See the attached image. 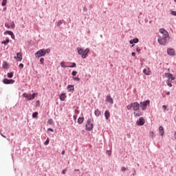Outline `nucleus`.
<instances>
[{
	"mask_svg": "<svg viewBox=\"0 0 176 176\" xmlns=\"http://www.w3.org/2000/svg\"><path fill=\"white\" fill-rule=\"evenodd\" d=\"M160 33L162 34V36H160L158 38V43L160 45H166L167 43V41L170 39L168 36V32H167L164 29H160Z\"/></svg>",
	"mask_w": 176,
	"mask_h": 176,
	"instance_id": "1",
	"label": "nucleus"
},
{
	"mask_svg": "<svg viewBox=\"0 0 176 176\" xmlns=\"http://www.w3.org/2000/svg\"><path fill=\"white\" fill-rule=\"evenodd\" d=\"M78 53L80 56H81L82 58H86L87 57V54H89V52H90V49L86 48L85 50H83L82 47H78L77 48Z\"/></svg>",
	"mask_w": 176,
	"mask_h": 176,
	"instance_id": "2",
	"label": "nucleus"
},
{
	"mask_svg": "<svg viewBox=\"0 0 176 176\" xmlns=\"http://www.w3.org/2000/svg\"><path fill=\"white\" fill-rule=\"evenodd\" d=\"M46 53L47 54H49V53H50V49H42L38 50L35 56L36 57V58H39V57H43L45 56H46Z\"/></svg>",
	"mask_w": 176,
	"mask_h": 176,
	"instance_id": "3",
	"label": "nucleus"
},
{
	"mask_svg": "<svg viewBox=\"0 0 176 176\" xmlns=\"http://www.w3.org/2000/svg\"><path fill=\"white\" fill-rule=\"evenodd\" d=\"M166 78H168L166 81V84L169 87H173V84H171L172 80H175V77L173 76V74L170 73L165 74Z\"/></svg>",
	"mask_w": 176,
	"mask_h": 176,
	"instance_id": "4",
	"label": "nucleus"
},
{
	"mask_svg": "<svg viewBox=\"0 0 176 176\" xmlns=\"http://www.w3.org/2000/svg\"><path fill=\"white\" fill-rule=\"evenodd\" d=\"M126 108L129 111L131 110V109L133 111H138V109H140V103L138 102H134L133 103L129 104Z\"/></svg>",
	"mask_w": 176,
	"mask_h": 176,
	"instance_id": "5",
	"label": "nucleus"
},
{
	"mask_svg": "<svg viewBox=\"0 0 176 176\" xmlns=\"http://www.w3.org/2000/svg\"><path fill=\"white\" fill-rule=\"evenodd\" d=\"M23 97H24L25 98H27V100H28V101H30V100H34V99L35 98V97H36V96H38V94L34 93V94H32L31 95V94H27V93H24V94H23Z\"/></svg>",
	"mask_w": 176,
	"mask_h": 176,
	"instance_id": "6",
	"label": "nucleus"
},
{
	"mask_svg": "<svg viewBox=\"0 0 176 176\" xmlns=\"http://www.w3.org/2000/svg\"><path fill=\"white\" fill-rule=\"evenodd\" d=\"M149 104H151V101L149 100L140 102V107L142 109V111H145Z\"/></svg>",
	"mask_w": 176,
	"mask_h": 176,
	"instance_id": "7",
	"label": "nucleus"
},
{
	"mask_svg": "<svg viewBox=\"0 0 176 176\" xmlns=\"http://www.w3.org/2000/svg\"><path fill=\"white\" fill-rule=\"evenodd\" d=\"M94 124L91 123V120L88 119L86 124V129L88 131L93 130Z\"/></svg>",
	"mask_w": 176,
	"mask_h": 176,
	"instance_id": "8",
	"label": "nucleus"
},
{
	"mask_svg": "<svg viewBox=\"0 0 176 176\" xmlns=\"http://www.w3.org/2000/svg\"><path fill=\"white\" fill-rule=\"evenodd\" d=\"M136 124H138V126H144L145 124V120L142 117L140 118L136 122Z\"/></svg>",
	"mask_w": 176,
	"mask_h": 176,
	"instance_id": "9",
	"label": "nucleus"
},
{
	"mask_svg": "<svg viewBox=\"0 0 176 176\" xmlns=\"http://www.w3.org/2000/svg\"><path fill=\"white\" fill-rule=\"evenodd\" d=\"M3 83H4V85H13V83H14V80H9L8 78H4L3 80Z\"/></svg>",
	"mask_w": 176,
	"mask_h": 176,
	"instance_id": "10",
	"label": "nucleus"
},
{
	"mask_svg": "<svg viewBox=\"0 0 176 176\" xmlns=\"http://www.w3.org/2000/svg\"><path fill=\"white\" fill-rule=\"evenodd\" d=\"M14 58H15V60H17V61H21V60H23V54H21V52H17L16 56H14Z\"/></svg>",
	"mask_w": 176,
	"mask_h": 176,
	"instance_id": "11",
	"label": "nucleus"
},
{
	"mask_svg": "<svg viewBox=\"0 0 176 176\" xmlns=\"http://www.w3.org/2000/svg\"><path fill=\"white\" fill-rule=\"evenodd\" d=\"M106 101H107V102H109V104H113V99L111 97V95L107 96Z\"/></svg>",
	"mask_w": 176,
	"mask_h": 176,
	"instance_id": "12",
	"label": "nucleus"
},
{
	"mask_svg": "<svg viewBox=\"0 0 176 176\" xmlns=\"http://www.w3.org/2000/svg\"><path fill=\"white\" fill-rule=\"evenodd\" d=\"M7 34H8V35H10L12 39H14V34H13V32H12V31H6L4 32V35H7Z\"/></svg>",
	"mask_w": 176,
	"mask_h": 176,
	"instance_id": "13",
	"label": "nucleus"
},
{
	"mask_svg": "<svg viewBox=\"0 0 176 176\" xmlns=\"http://www.w3.org/2000/svg\"><path fill=\"white\" fill-rule=\"evenodd\" d=\"M143 73L144 74V75H147V76L151 75V69H149V68L144 69Z\"/></svg>",
	"mask_w": 176,
	"mask_h": 176,
	"instance_id": "14",
	"label": "nucleus"
},
{
	"mask_svg": "<svg viewBox=\"0 0 176 176\" xmlns=\"http://www.w3.org/2000/svg\"><path fill=\"white\" fill-rule=\"evenodd\" d=\"M60 101H65V98H67V94L63 93L60 95L59 97Z\"/></svg>",
	"mask_w": 176,
	"mask_h": 176,
	"instance_id": "15",
	"label": "nucleus"
},
{
	"mask_svg": "<svg viewBox=\"0 0 176 176\" xmlns=\"http://www.w3.org/2000/svg\"><path fill=\"white\" fill-rule=\"evenodd\" d=\"M160 135L163 137L164 135V128L162 126L159 127Z\"/></svg>",
	"mask_w": 176,
	"mask_h": 176,
	"instance_id": "16",
	"label": "nucleus"
},
{
	"mask_svg": "<svg viewBox=\"0 0 176 176\" xmlns=\"http://www.w3.org/2000/svg\"><path fill=\"white\" fill-rule=\"evenodd\" d=\"M167 53L169 56H174V54H175L174 49H168Z\"/></svg>",
	"mask_w": 176,
	"mask_h": 176,
	"instance_id": "17",
	"label": "nucleus"
},
{
	"mask_svg": "<svg viewBox=\"0 0 176 176\" xmlns=\"http://www.w3.org/2000/svg\"><path fill=\"white\" fill-rule=\"evenodd\" d=\"M138 42H140V40L138 38H133V39L129 41V43L131 45H133V43H138Z\"/></svg>",
	"mask_w": 176,
	"mask_h": 176,
	"instance_id": "18",
	"label": "nucleus"
},
{
	"mask_svg": "<svg viewBox=\"0 0 176 176\" xmlns=\"http://www.w3.org/2000/svg\"><path fill=\"white\" fill-rule=\"evenodd\" d=\"M133 115L135 117H139V116H141V115H142V113L137 110V111H135V112L133 113Z\"/></svg>",
	"mask_w": 176,
	"mask_h": 176,
	"instance_id": "19",
	"label": "nucleus"
},
{
	"mask_svg": "<svg viewBox=\"0 0 176 176\" xmlns=\"http://www.w3.org/2000/svg\"><path fill=\"white\" fill-rule=\"evenodd\" d=\"M104 116L107 119V120H108V119H109V118H111V114L109 113V111L107 110L105 112H104Z\"/></svg>",
	"mask_w": 176,
	"mask_h": 176,
	"instance_id": "20",
	"label": "nucleus"
},
{
	"mask_svg": "<svg viewBox=\"0 0 176 176\" xmlns=\"http://www.w3.org/2000/svg\"><path fill=\"white\" fill-rule=\"evenodd\" d=\"M85 120V118H78V120H77V122H78V123L79 124H82V123H83V121Z\"/></svg>",
	"mask_w": 176,
	"mask_h": 176,
	"instance_id": "21",
	"label": "nucleus"
},
{
	"mask_svg": "<svg viewBox=\"0 0 176 176\" xmlns=\"http://www.w3.org/2000/svg\"><path fill=\"white\" fill-rule=\"evenodd\" d=\"M95 115L96 116H100L101 115V111L99 109H96L95 111Z\"/></svg>",
	"mask_w": 176,
	"mask_h": 176,
	"instance_id": "22",
	"label": "nucleus"
},
{
	"mask_svg": "<svg viewBox=\"0 0 176 176\" xmlns=\"http://www.w3.org/2000/svg\"><path fill=\"white\" fill-rule=\"evenodd\" d=\"M3 67L4 68H9V64H8V63L6 62H3Z\"/></svg>",
	"mask_w": 176,
	"mask_h": 176,
	"instance_id": "23",
	"label": "nucleus"
},
{
	"mask_svg": "<svg viewBox=\"0 0 176 176\" xmlns=\"http://www.w3.org/2000/svg\"><path fill=\"white\" fill-rule=\"evenodd\" d=\"M149 135H150L151 138H155V133H153V131H150Z\"/></svg>",
	"mask_w": 176,
	"mask_h": 176,
	"instance_id": "24",
	"label": "nucleus"
},
{
	"mask_svg": "<svg viewBox=\"0 0 176 176\" xmlns=\"http://www.w3.org/2000/svg\"><path fill=\"white\" fill-rule=\"evenodd\" d=\"M10 42V40L8 38L6 41H3L1 42L3 45H8Z\"/></svg>",
	"mask_w": 176,
	"mask_h": 176,
	"instance_id": "25",
	"label": "nucleus"
},
{
	"mask_svg": "<svg viewBox=\"0 0 176 176\" xmlns=\"http://www.w3.org/2000/svg\"><path fill=\"white\" fill-rule=\"evenodd\" d=\"M40 63H41V65H45V58H41L40 59Z\"/></svg>",
	"mask_w": 176,
	"mask_h": 176,
	"instance_id": "26",
	"label": "nucleus"
},
{
	"mask_svg": "<svg viewBox=\"0 0 176 176\" xmlns=\"http://www.w3.org/2000/svg\"><path fill=\"white\" fill-rule=\"evenodd\" d=\"M6 3H8V0H3L1 5L2 6H6Z\"/></svg>",
	"mask_w": 176,
	"mask_h": 176,
	"instance_id": "27",
	"label": "nucleus"
},
{
	"mask_svg": "<svg viewBox=\"0 0 176 176\" xmlns=\"http://www.w3.org/2000/svg\"><path fill=\"white\" fill-rule=\"evenodd\" d=\"M8 78H13V72L8 73Z\"/></svg>",
	"mask_w": 176,
	"mask_h": 176,
	"instance_id": "28",
	"label": "nucleus"
},
{
	"mask_svg": "<svg viewBox=\"0 0 176 176\" xmlns=\"http://www.w3.org/2000/svg\"><path fill=\"white\" fill-rule=\"evenodd\" d=\"M67 89L71 91V90H74V85H68Z\"/></svg>",
	"mask_w": 176,
	"mask_h": 176,
	"instance_id": "29",
	"label": "nucleus"
},
{
	"mask_svg": "<svg viewBox=\"0 0 176 176\" xmlns=\"http://www.w3.org/2000/svg\"><path fill=\"white\" fill-rule=\"evenodd\" d=\"M61 24H63V21L60 20L57 22V27H60V25H61Z\"/></svg>",
	"mask_w": 176,
	"mask_h": 176,
	"instance_id": "30",
	"label": "nucleus"
},
{
	"mask_svg": "<svg viewBox=\"0 0 176 176\" xmlns=\"http://www.w3.org/2000/svg\"><path fill=\"white\" fill-rule=\"evenodd\" d=\"M38 117V112H34L32 113V118H37Z\"/></svg>",
	"mask_w": 176,
	"mask_h": 176,
	"instance_id": "31",
	"label": "nucleus"
},
{
	"mask_svg": "<svg viewBox=\"0 0 176 176\" xmlns=\"http://www.w3.org/2000/svg\"><path fill=\"white\" fill-rule=\"evenodd\" d=\"M60 66L62 67V68H65V67H67V66H65V62H61L60 63Z\"/></svg>",
	"mask_w": 176,
	"mask_h": 176,
	"instance_id": "32",
	"label": "nucleus"
},
{
	"mask_svg": "<svg viewBox=\"0 0 176 176\" xmlns=\"http://www.w3.org/2000/svg\"><path fill=\"white\" fill-rule=\"evenodd\" d=\"M49 142H50V140H49V138H47L46 141L44 142V145H49Z\"/></svg>",
	"mask_w": 176,
	"mask_h": 176,
	"instance_id": "33",
	"label": "nucleus"
},
{
	"mask_svg": "<svg viewBox=\"0 0 176 176\" xmlns=\"http://www.w3.org/2000/svg\"><path fill=\"white\" fill-rule=\"evenodd\" d=\"M70 68H75L76 67V63H73L72 66H69Z\"/></svg>",
	"mask_w": 176,
	"mask_h": 176,
	"instance_id": "34",
	"label": "nucleus"
},
{
	"mask_svg": "<svg viewBox=\"0 0 176 176\" xmlns=\"http://www.w3.org/2000/svg\"><path fill=\"white\" fill-rule=\"evenodd\" d=\"M76 74H77L76 71H73V72H72V75L73 76H76Z\"/></svg>",
	"mask_w": 176,
	"mask_h": 176,
	"instance_id": "35",
	"label": "nucleus"
},
{
	"mask_svg": "<svg viewBox=\"0 0 176 176\" xmlns=\"http://www.w3.org/2000/svg\"><path fill=\"white\" fill-rule=\"evenodd\" d=\"M127 170V168H125L124 166L121 167V171H126Z\"/></svg>",
	"mask_w": 176,
	"mask_h": 176,
	"instance_id": "36",
	"label": "nucleus"
},
{
	"mask_svg": "<svg viewBox=\"0 0 176 176\" xmlns=\"http://www.w3.org/2000/svg\"><path fill=\"white\" fill-rule=\"evenodd\" d=\"M74 80H77V82H79V80H80V78H79V77H75L74 78Z\"/></svg>",
	"mask_w": 176,
	"mask_h": 176,
	"instance_id": "37",
	"label": "nucleus"
},
{
	"mask_svg": "<svg viewBox=\"0 0 176 176\" xmlns=\"http://www.w3.org/2000/svg\"><path fill=\"white\" fill-rule=\"evenodd\" d=\"M107 155H109V156H111V155H112V152L111 151H107Z\"/></svg>",
	"mask_w": 176,
	"mask_h": 176,
	"instance_id": "38",
	"label": "nucleus"
},
{
	"mask_svg": "<svg viewBox=\"0 0 176 176\" xmlns=\"http://www.w3.org/2000/svg\"><path fill=\"white\" fill-rule=\"evenodd\" d=\"M171 14H173V16H176V11H171Z\"/></svg>",
	"mask_w": 176,
	"mask_h": 176,
	"instance_id": "39",
	"label": "nucleus"
},
{
	"mask_svg": "<svg viewBox=\"0 0 176 176\" xmlns=\"http://www.w3.org/2000/svg\"><path fill=\"white\" fill-rule=\"evenodd\" d=\"M162 108H163V109H164V111H166V110L167 109V106L163 105V106H162Z\"/></svg>",
	"mask_w": 176,
	"mask_h": 176,
	"instance_id": "40",
	"label": "nucleus"
},
{
	"mask_svg": "<svg viewBox=\"0 0 176 176\" xmlns=\"http://www.w3.org/2000/svg\"><path fill=\"white\" fill-rule=\"evenodd\" d=\"M5 27H6V28H10V25H9L8 23L5 24Z\"/></svg>",
	"mask_w": 176,
	"mask_h": 176,
	"instance_id": "41",
	"label": "nucleus"
},
{
	"mask_svg": "<svg viewBox=\"0 0 176 176\" xmlns=\"http://www.w3.org/2000/svg\"><path fill=\"white\" fill-rule=\"evenodd\" d=\"M48 131H51L52 133H53V131H54V130L52 128H49Z\"/></svg>",
	"mask_w": 176,
	"mask_h": 176,
	"instance_id": "42",
	"label": "nucleus"
},
{
	"mask_svg": "<svg viewBox=\"0 0 176 176\" xmlns=\"http://www.w3.org/2000/svg\"><path fill=\"white\" fill-rule=\"evenodd\" d=\"M11 27L12 28H14L16 27V25L14 24V23H13L12 25H11Z\"/></svg>",
	"mask_w": 176,
	"mask_h": 176,
	"instance_id": "43",
	"label": "nucleus"
},
{
	"mask_svg": "<svg viewBox=\"0 0 176 176\" xmlns=\"http://www.w3.org/2000/svg\"><path fill=\"white\" fill-rule=\"evenodd\" d=\"M136 52H138V53H140V52H141V50L139 47H138L136 49Z\"/></svg>",
	"mask_w": 176,
	"mask_h": 176,
	"instance_id": "44",
	"label": "nucleus"
},
{
	"mask_svg": "<svg viewBox=\"0 0 176 176\" xmlns=\"http://www.w3.org/2000/svg\"><path fill=\"white\" fill-rule=\"evenodd\" d=\"M65 173H67V169H64V170L62 171V174H65Z\"/></svg>",
	"mask_w": 176,
	"mask_h": 176,
	"instance_id": "45",
	"label": "nucleus"
},
{
	"mask_svg": "<svg viewBox=\"0 0 176 176\" xmlns=\"http://www.w3.org/2000/svg\"><path fill=\"white\" fill-rule=\"evenodd\" d=\"M19 67H21V68H24V64L21 63V64L19 65Z\"/></svg>",
	"mask_w": 176,
	"mask_h": 176,
	"instance_id": "46",
	"label": "nucleus"
},
{
	"mask_svg": "<svg viewBox=\"0 0 176 176\" xmlns=\"http://www.w3.org/2000/svg\"><path fill=\"white\" fill-rule=\"evenodd\" d=\"M131 55H132L133 57H135V52H132V53H131Z\"/></svg>",
	"mask_w": 176,
	"mask_h": 176,
	"instance_id": "47",
	"label": "nucleus"
},
{
	"mask_svg": "<svg viewBox=\"0 0 176 176\" xmlns=\"http://www.w3.org/2000/svg\"><path fill=\"white\" fill-rule=\"evenodd\" d=\"M75 113H79V110L76 109V110H75Z\"/></svg>",
	"mask_w": 176,
	"mask_h": 176,
	"instance_id": "48",
	"label": "nucleus"
},
{
	"mask_svg": "<svg viewBox=\"0 0 176 176\" xmlns=\"http://www.w3.org/2000/svg\"><path fill=\"white\" fill-rule=\"evenodd\" d=\"M62 155H65V151H62Z\"/></svg>",
	"mask_w": 176,
	"mask_h": 176,
	"instance_id": "49",
	"label": "nucleus"
},
{
	"mask_svg": "<svg viewBox=\"0 0 176 176\" xmlns=\"http://www.w3.org/2000/svg\"><path fill=\"white\" fill-rule=\"evenodd\" d=\"M166 95H167V96H170V91H168V92L166 93Z\"/></svg>",
	"mask_w": 176,
	"mask_h": 176,
	"instance_id": "50",
	"label": "nucleus"
},
{
	"mask_svg": "<svg viewBox=\"0 0 176 176\" xmlns=\"http://www.w3.org/2000/svg\"><path fill=\"white\" fill-rule=\"evenodd\" d=\"M1 135L2 137H3V138H6V136L2 135V133L1 134Z\"/></svg>",
	"mask_w": 176,
	"mask_h": 176,
	"instance_id": "51",
	"label": "nucleus"
},
{
	"mask_svg": "<svg viewBox=\"0 0 176 176\" xmlns=\"http://www.w3.org/2000/svg\"><path fill=\"white\" fill-rule=\"evenodd\" d=\"M1 135L2 137H3V138H6V136L2 135V133L1 134Z\"/></svg>",
	"mask_w": 176,
	"mask_h": 176,
	"instance_id": "52",
	"label": "nucleus"
},
{
	"mask_svg": "<svg viewBox=\"0 0 176 176\" xmlns=\"http://www.w3.org/2000/svg\"><path fill=\"white\" fill-rule=\"evenodd\" d=\"M174 136H175V139L176 140V131H175V132Z\"/></svg>",
	"mask_w": 176,
	"mask_h": 176,
	"instance_id": "53",
	"label": "nucleus"
},
{
	"mask_svg": "<svg viewBox=\"0 0 176 176\" xmlns=\"http://www.w3.org/2000/svg\"><path fill=\"white\" fill-rule=\"evenodd\" d=\"M74 171H79V169H75Z\"/></svg>",
	"mask_w": 176,
	"mask_h": 176,
	"instance_id": "54",
	"label": "nucleus"
},
{
	"mask_svg": "<svg viewBox=\"0 0 176 176\" xmlns=\"http://www.w3.org/2000/svg\"><path fill=\"white\" fill-rule=\"evenodd\" d=\"M37 102V104H39V100H37V102Z\"/></svg>",
	"mask_w": 176,
	"mask_h": 176,
	"instance_id": "55",
	"label": "nucleus"
},
{
	"mask_svg": "<svg viewBox=\"0 0 176 176\" xmlns=\"http://www.w3.org/2000/svg\"><path fill=\"white\" fill-rule=\"evenodd\" d=\"M132 47H134V44L131 45Z\"/></svg>",
	"mask_w": 176,
	"mask_h": 176,
	"instance_id": "56",
	"label": "nucleus"
},
{
	"mask_svg": "<svg viewBox=\"0 0 176 176\" xmlns=\"http://www.w3.org/2000/svg\"><path fill=\"white\" fill-rule=\"evenodd\" d=\"M175 1V2H176V0H174Z\"/></svg>",
	"mask_w": 176,
	"mask_h": 176,
	"instance_id": "57",
	"label": "nucleus"
}]
</instances>
